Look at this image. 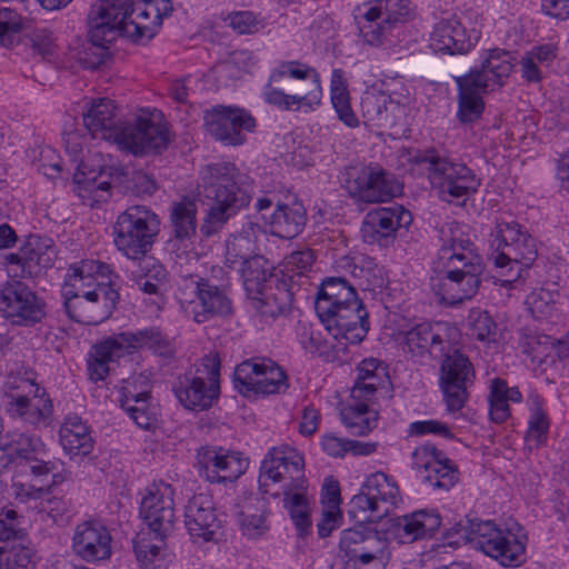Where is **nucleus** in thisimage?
I'll return each instance as SVG.
<instances>
[{"mask_svg": "<svg viewBox=\"0 0 569 569\" xmlns=\"http://www.w3.org/2000/svg\"><path fill=\"white\" fill-rule=\"evenodd\" d=\"M431 289L442 303L455 306L470 300L479 290L483 264L465 226L443 224Z\"/></svg>", "mask_w": 569, "mask_h": 569, "instance_id": "nucleus-1", "label": "nucleus"}, {"mask_svg": "<svg viewBox=\"0 0 569 569\" xmlns=\"http://www.w3.org/2000/svg\"><path fill=\"white\" fill-rule=\"evenodd\" d=\"M172 10L170 0H99L87 18L89 40L101 49L118 37L151 40Z\"/></svg>", "mask_w": 569, "mask_h": 569, "instance_id": "nucleus-2", "label": "nucleus"}, {"mask_svg": "<svg viewBox=\"0 0 569 569\" xmlns=\"http://www.w3.org/2000/svg\"><path fill=\"white\" fill-rule=\"evenodd\" d=\"M172 10L170 0H99L87 18L89 40L101 49L118 37L151 40Z\"/></svg>", "mask_w": 569, "mask_h": 569, "instance_id": "nucleus-3", "label": "nucleus"}, {"mask_svg": "<svg viewBox=\"0 0 569 569\" xmlns=\"http://www.w3.org/2000/svg\"><path fill=\"white\" fill-rule=\"evenodd\" d=\"M86 106L83 124L93 139L112 141L136 156L160 150L168 142L166 128L151 119L121 122L117 118V107L108 98L92 99Z\"/></svg>", "mask_w": 569, "mask_h": 569, "instance_id": "nucleus-4", "label": "nucleus"}, {"mask_svg": "<svg viewBox=\"0 0 569 569\" xmlns=\"http://www.w3.org/2000/svg\"><path fill=\"white\" fill-rule=\"evenodd\" d=\"M316 312L335 340L360 343L369 331L368 311L358 299L355 284L345 277L322 281L315 302Z\"/></svg>", "mask_w": 569, "mask_h": 569, "instance_id": "nucleus-5", "label": "nucleus"}, {"mask_svg": "<svg viewBox=\"0 0 569 569\" xmlns=\"http://www.w3.org/2000/svg\"><path fill=\"white\" fill-rule=\"evenodd\" d=\"M455 536L456 543H469L505 567H518L526 560L527 536L518 525L502 529L491 520L468 519L447 530L448 538Z\"/></svg>", "mask_w": 569, "mask_h": 569, "instance_id": "nucleus-6", "label": "nucleus"}, {"mask_svg": "<svg viewBox=\"0 0 569 569\" xmlns=\"http://www.w3.org/2000/svg\"><path fill=\"white\" fill-rule=\"evenodd\" d=\"M455 536L456 543H469L505 567H518L526 560L527 536L518 525L502 529L491 520L468 519L447 530L448 538Z\"/></svg>", "mask_w": 569, "mask_h": 569, "instance_id": "nucleus-7", "label": "nucleus"}, {"mask_svg": "<svg viewBox=\"0 0 569 569\" xmlns=\"http://www.w3.org/2000/svg\"><path fill=\"white\" fill-rule=\"evenodd\" d=\"M511 52L493 49L482 60L480 69L456 78L459 91L458 116L462 122H473L480 118L485 102L482 96L501 88L513 69Z\"/></svg>", "mask_w": 569, "mask_h": 569, "instance_id": "nucleus-8", "label": "nucleus"}, {"mask_svg": "<svg viewBox=\"0 0 569 569\" xmlns=\"http://www.w3.org/2000/svg\"><path fill=\"white\" fill-rule=\"evenodd\" d=\"M490 260L503 286L522 278L538 257L537 242L518 222L501 220L491 232Z\"/></svg>", "mask_w": 569, "mask_h": 569, "instance_id": "nucleus-9", "label": "nucleus"}, {"mask_svg": "<svg viewBox=\"0 0 569 569\" xmlns=\"http://www.w3.org/2000/svg\"><path fill=\"white\" fill-rule=\"evenodd\" d=\"M178 301L184 316L196 323H204L232 313V300L227 288L210 279L190 277L178 291Z\"/></svg>", "mask_w": 569, "mask_h": 569, "instance_id": "nucleus-10", "label": "nucleus"}, {"mask_svg": "<svg viewBox=\"0 0 569 569\" xmlns=\"http://www.w3.org/2000/svg\"><path fill=\"white\" fill-rule=\"evenodd\" d=\"M417 163L428 172L431 184L438 189L441 200L465 201L480 187V179L466 164L453 162L433 152L417 157Z\"/></svg>", "mask_w": 569, "mask_h": 569, "instance_id": "nucleus-11", "label": "nucleus"}, {"mask_svg": "<svg viewBox=\"0 0 569 569\" xmlns=\"http://www.w3.org/2000/svg\"><path fill=\"white\" fill-rule=\"evenodd\" d=\"M158 216L144 206L123 211L114 226V244L129 259L143 257L159 232Z\"/></svg>", "mask_w": 569, "mask_h": 569, "instance_id": "nucleus-12", "label": "nucleus"}, {"mask_svg": "<svg viewBox=\"0 0 569 569\" xmlns=\"http://www.w3.org/2000/svg\"><path fill=\"white\" fill-rule=\"evenodd\" d=\"M339 547L347 558V569H385L390 560L386 535L362 525L345 529Z\"/></svg>", "mask_w": 569, "mask_h": 569, "instance_id": "nucleus-13", "label": "nucleus"}, {"mask_svg": "<svg viewBox=\"0 0 569 569\" xmlns=\"http://www.w3.org/2000/svg\"><path fill=\"white\" fill-rule=\"evenodd\" d=\"M305 460L295 448L282 445L271 448L260 467L259 486L264 493H270L269 486L281 482L282 492L292 489H303Z\"/></svg>", "mask_w": 569, "mask_h": 569, "instance_id": "nucleus-14", "label": "nucleus"}, {"mask_svg": "<svg viewBox=\"0 0 569 569\" xmlns=\"http://www.w3.org/2000/svg\"><path fill=\"white\" fill-rule=\"evenodd\" d=\"M400 501V491L392 477L377 471L369 475L361 485L359 493L350 501L353 517L362 512V521L381 519Z\"/></svg>", "mask_w": 569, "mask_h": 569, "instance_id": "nucleus-15", "label": "nucleus"}, {"mask_svg": "<svg viewBox=\"0 0 569 569\" xmlns=\"http://www.w3.org/2000/svg\"><path fill=\"white\" fill-rule=\"evenodd\" d=\"M347 176V190L358 202H386L401 192L400 184L393 176L378 166L352 167Z\"/></svg>", "mask_w": 569, "mask_h": 569, "instance_id": "nucleus-16", "label": "nucleus"}, {"mask_svg": "<svg viewBox=\"0 0 569 569\" xmlns=\"http://www.w3.org/2000/svg\"><path fill=\"white\" fill-rule=\"evenodd\" d=\"M475 369L467 356L458 350L446 355L440 367V389L446 409L460 411L469 399L468 389L473 385Z\"/></svg>", "mask_w": 569, "mask_h": 569, "instance_id": "nucleus-17", "label": "nucleus"}, {"mask_svg": "<svg viewBox=\"0 0 569 569\" xmlns=\"http://www.w3.org/2000/svg\"><path fill=\"white\" fill-rule=\"evenodd\" d=\"M400 0H376L365 3L356 10L359 36L371 47H380L389 42L392 32L400 22L399 14L395 12Z\"/></svg>", "mask_w": 569, "mask_h": 569, "instance_id": "nucleus-18", "label": "nucleus"}, {"mask_svg": "<svg viewBox=\"0 0 569 569\" xmlns=\"http://www.w3.org/2000/svg\"><path fill=\"white\" fill-rule=\"evenodd\" d=\"M44 301L28 284L11 279L0 287V311L19 326L34 325L44 317Z\"/></svg>", "mask_w": 569, "mask_h": 569, "instance_id": "nucleus-19", "label": "nucleus"}, {"mask_svg": "<svg viewBox=\"0 0 569 569\" xmlns=\"http://www.w3.org/2000/svg\"><path fill=\"white\" fill-rule=\"evenodd\" d=\"M206 131L226 146H241L246 142L244 132H252L256 119L242 108L216 106L204 111Z\"/></svg>", "mask_w": 569, "mask_h": 569, "instance_id": "nucleus-20", "label": "nucleus"}, {"mask_svg": "<svg viewBox=\"0 0 569 569\" xmlns=\"http://www.w3.org/2000/svg\"><path fill=\"white\" fill-rule=\"evenodd\" d=\"M241 178L233 163L207 166L202 171L206 197L217 203L240 209L249 202V197L241 187Z\"/></svg>", "mask_w": 569, "mask_h": 569, "instance_id": "nucleus-21", "label": "nucleus"}, {"mask_svg": "<svg viewBox=\"0 0 569 569\" xmlns=\"http://www.w3.org/2000/svg\"><path fill=\"white\" fill-rule=\"evenodd\" d=\"M118 299L117 289L101 282L96 291L63 298V306L70 319L83 325H99L111 316Z\"/></svg>", "mask_w": 569, "mask_h": 569, "instance_id": "nucleus-22", "label": "nucleus"}, {"mask_svg": "<svg viewBox=\"0 0 569 569\" xmlns=\"http://www.w3.org/2000/svg\"><path fill=\"white\" fill-rule=\"evenodd\" d=\"M174 490L163 481L150 485L140 505V516L149 527L148 535L168 537L174 525Z\"/></svg>", "mask_w": 569, "mask_h": 569, "instance_id": "nucleus-23", "label": "nucleus"}, {"mask_svg": "<svg viewBox=\"0 0 569 569\" xmlns=\"http://www.w3.org/2000/svg\"><path fill=\"white\" fill-rule=\"evenodd\" d=\"M184 525L191 540L197 545L218 543L224 537L222 520L218 517L211 497L193 496L186 507Z\"/></svg>", "mask_w": 569, "mask_h": 569, "instance_id": "nucleus-24", "label": "nucleus"}, {"mask_svg": "<svg viewBox=\"0 0 569 569\" xmlns=\"http://www.w3.org/2000/svg\"><path fill=\"white\" fill-rule=\"evenodd\" d=\"M57 258L54 241L44 236L31 234L18 252L4 258L9 272L21 277H36L50 268Z\"/></svg>", "mask_w": 569, "mask_h": 569, "instance_id": "nucleus-25", "label": "nucleus"}, {"mask_svg": "<svg viewBox=\"0 0 569 569\" xmlns=\"http://www.w3.org/2000/svg\"><path fill=\"white\" fill-rule=\"evenodd\" d=\"M199 475L211 483L232 482L244 473L248 461L239 452L202 447L197 453Z\"/></svg>", "mask_w": 569, "mask_h": 569, "instance_id": "nucleus-26", "label": "nucleus"}, {"mask_svg": "<svg viewBox=\"0 0 569 569\" xmlns=\"http://www.w3.org/2000/svg\"><path fill=\"white\" fill-rule=\"evenodd\" d=\"M118 276L111 267L97 260H81L69 267L61 288L62 298H72L84 292L96 291L98 284L116 288Z\"/></svg>", "mask_w": 569, "mask_h": 569, "instance_id": "nucleus-27", "label": "nucleus"}, {"mask_svg": "<svg viewBox=\"0 0 569 569\" xmlns=\"http://www.w3.org/2000/svg\"><path fill=\"white\" fill-rule=\"evenodd\" d=\"M72 550L86 562L107 561L112 555L111 532L99 521H83L74 528Z\"/></svg>", "mask_w": 569, "mask_h": 569, "instance_id": "nucleus-28", "label": "nucleus"}, {"mask_svg": "<svg viewBox=\"0 0 569 569\" xmlns=\"http://www.w3.org/2000/svg\"><path fill=\"white\" fill-rule=\"evenodd\" d=\"M411 222V212L402 206L380 207L366 214L360 231L366 242L381 244Z\"/></svg>", "mask_w": 569, "mask_h": 569, "instance_id": "nucleus-29", "label": "nucleus"}, {"mask_svg": "<svg viewBox=\"0 0 569 569\" xmlns=\"http://www.w3.org/2000/svg\"><path fill=\"white\" fill-rule=\"evenodd\" d=\"M178 401L188 410L202 411L211 408L218 400L220 385L206 382L200 376L183 375L172 386Z\"/></svg>", "mask_w": 569, "mask_h": 569, "instance_id": "nucleus-30", "label": "nucleus"}, {"mask_svg": "<svg viewBox=\"0 0 569 569\" xmlns=\"http://www.w3.org/2000/svg\"><path fill=\"white\" fill-rule=\"evenodd\" d=\"M6 410L11 418L40 428L49 426L53 405L46 389L42 388L39 392H32L14 401H6Z\"/></svg>", "mask_w": 569, "mask_h": 569, "instance_id": "nucleus-31", "label": "nucleus"}, {"mask_svg": "<svg viewBox=\"0 0 569 569\" xmlns=\"http://www.w3.org/2000/svg\"><path fill=\"white\" fill-rule=\"evenodd\" d=\"M447 325L429 322L419 323L405 335L407 351L413 357L430 355L433 358L442 357L449 345L447 340Z\"/></svg>", "mask_w": 569, "mask_h": 569, "instance_id": "nucleus-32", "label": "nucleus"}, {"mask_svg": "<svg viewBox=\"0 0 569 569\" xmlns=\"http://www.w3.org/2000/svg\"><path fill=\"white\" fill-rule=\"evenodd\" d=\"M50 489L28 482L14 481L12 483L13 496L18 502L37 509L39 513H46L57 522L68 510V503L62 498L50 496Z\"/></svg>", "mask_w": 569, "mask_h": 569, "instance_id": "nucleus-33", "label": "nucleus"}, {"mask_svg": "<svg viewBox=\"0 0 569 569\" xmlns=\"http://www.w3.org/2000/svg\"><path fill=\"white\" fill-rule=\"evenodd\" d=\"M441 526V516L436 509H421L400 517L393 532L400 543H411L431 537Z\"/></svg>", "mask_w": 569, "mask_h": 569, "instance_id": "nucleus-34", "label": "nucleus"}, {"mask_svg": "<svg viewBox=\"0 0 569 569\" xmlns=\"http://www.w3.org/2000/svg\"><path fill=\"white\" fill-rule=\"evenodd\" d=\"M252 308L266 320H274L286 315L292 303V292L288 284L279 279H270L269 287L260 295L248 297Z\"/></svg>", "mask_w": 569, "mask_h": 569, "instance_id": "nucleus-35", "label": "nucleus"}, {"mask_svg": "<svg viewBox=\"0 0 569 569\" xmlns=\"http://www.w3.org/2000/svg\"><path fill=\"white\" fill-rule=\"evenodd\" d=\"M337 268L349 273L356 280L355 287L358 286L362 290L373 291L383 288L386 284L382 267L378 266L370 257L363 254L345 256L337 261Z\"/></svg>", "mask_w": 569, "mask_h": 569, "instance_id": "nucleus-36", "label": "nucleus"}, {"mask_svg": "<svg viewBox=\"0 0 569 569\" xmlns=\"http://www.w3.org/2000/svg\"><path fill=\"white\" fill-rule=\"evenodd\" d=\"M126 353L129 349L148 348L154 355L171 358L174 355L173 342L159 327H149L137 331H126L117 335Z\"/></svg>", "mask_w": 569, "mask_h": 569, "instance_id": "nucleus-37", "label": "nucleus"}, {"mask_svg": "<svg viewBox=\"0 0 569 569\" xmlns=\"http://www.w3.org/2000/svg\"><path fill=\"white\" fill-rule=\"evenodd\" d=\"M430 47L437 52L455 54L468 51L471 43L461 22L456 17H450L435 26Z\"/></svg>", "mask_w": 569, "mask_h": 569, "instance_id": "nucleus-38", "label": "nucleus"}, {"mask_svg": "<svg viewBox=\"0 0 569 569\" xmlns=\"http://www.w3.org/2000/svg\"><path fill=\"white\" fill-rule=\"evenodd\" d=\"M60 441L71 457H86L93 449V439L87 423L76 415L66 417L60 428Z\"/></svg>", "mask_w": 569, "mask_h": 569, "instance_id": "nucleus-39", "label": "nucleus"}, {"mask_svg": "<svg viewBox=\"0 0 569 569\" xmlns=\"http://www.w3.org/2000/svg\"><path fill=\"white\" fill-rule=\"evenodd\" d=\"M306 220V209L301 203L278 204L269 214L270 232L281 239H292L302 231Z\"/></svg>", "mask_w": 569, "mask_h": 569, "instance_id": "nucleus-40", "label": "nucleus"}, {"mask_svg": "<svg viewBox=\"0 0 569 569\" xmlns=\"http://www.w3.org/2000/svg\"><path fill=\"white\" fill-rule=\"evenodd\" d=\"M149 539L144 536L134 541V552L141 569H168L173 559V553L168 549L164 539L160 535H152Z\"/></svg>", "mask_w": 569, "mask_h": 569, "instance_id": "nucleus-41", "label": "nucleus"}, {"mask_svg": "<svg viewBox=\"0 0 569 569\" xmlns=\"http://www.w3.org/2000/svg\"><path fill=\"white\" fill-rule=\"evenodd\" d=\"M126 355L117 335L96 345L88 359V375L93 382L102 381L109 375V363Z\"/></svg>", "mask_w": 569, "mask_h": 569, "instance_id": "nucleus-42", "label": "nucleus"}, {"mask_svg": "<svg viewBox=\"0 0 569 569\" xmlns=\"http://www.w3.org/2000/svg\"><path fill=\"white\" fill-rule=\"evenodd\" d=\"M284 77L306 81L302 91L322 98L320 74L313 67L299 60L280 61L270 73V82H279Z\"/></svg>", "mask_w": 569, "mask_h": 569, "instance_id": "nucleus-43", "label": "nucleus"}, {"mask_svg": "<svg viewBox=\"0 0 569 569\" xmlns=\"http://www.w3.org/2000/svg\"><path fill=\"white\" fill-rule=\"evenodd\" d=\"M522 395L517 387L509 388L500 378L489 381V415L493 422L502 423L510 417L509 402H521Z\"/></svg>", "mask_w": 569, "mask_h": 569, "instance_id": "nucleus-44", "label": "nucleus"}, {"mask_svg": "<svg viewBox=\"0 0 569 569\" xmlns=\"http://www.w3.org/2000/svg\"><path fill=\"white\" fill-rule=\"evenodd\" d=\"M42 388L37 383V373L33 369L16 362L8 370L3 383V393L7 401H14L32 392H39Z\"/></svg>", "mask_w": 569, "mask_h": 569, "instance_id": "nucleus-45", "label": "nucleus"}, {"mask_svg": "<svg viewBox=\"0 0 569 569\" xmlns=\"http://www.w3.org/2000/svg\"><path fill=\"white\" fill-rule=\"evenodd\" d=\"M341 420L350 433L366 436L377 427L378 411L370 408L369 401L351 399L341 410Z\"/></svg>", "mask_w": 569, "mask_h": 569, "instance_id": "nucleus-46", "label": "nucleus"}, {"mask_svg": "<svg viewBox=\"0 0 569 569\" xmlns=\"http://www.w3.org/2000/svg\"><path fill=\"white\" fill-rule=\"evenodd\" d=\"M330 94L332 107L339 120L349 128H357L359 119L350 104V96L345 72L341 69H335L331 74Z\"/></svg>", "mask_w": 569, "mask_h": 569, "instance_id": "nucleus-47", "label": "nucleus"}, {"mask_svg": "<svg viewBox=\"0 0 569 569\" xmlns=\"http://www.w3.org/2000/svg\"><path fill=\"white\" fill-rule=\"evenodd\" d=\"M297 339L302 349L311 355L323 357L326 360L332 358V351L336 353L345 349V345L338 342L337 346L325 339L320 331L307 322L299 321L296 327Z\"/></svg>", "mask_w": 569, "mask_h": 569, "instance_id": "nucleus-48", "label": "nucleus"}, {"mask_svg": "<svg viewBox=\"0 0 569 569\" xmlns=\"http://www.w3.org/2000/svg\"><path fill=\"white\" fill-rule=\"evenodd\" d=\"M363 114L367 120L379 128H390L395 124L393 114L400 111V106L393 103L387 96H369L362 101Z\"/></svg>", "mask_w": 569, "mask_h": 569, "instance_id": "nucleus-49", "label": "nucleus"}, {"mask_svg": "<svg viewBox=\"0 0 569 569\" xmlns=\"http://www.w3.org/2000/svg\"><path fill=\"white\" fill-rule=\"evenodd\" d=\"M266 262L262 257L254 256L239 267L248 297L260 295L261 290L269 287L270 279H278L264 267Z\"/></svg>", "mask_w": 569, "mask_h": 569, "instance_id": "nucleus-50", "label": "nucleus"}, {"mask_svg": "<svg viewBox=\"0 0 569 569\" xmlns=\"http://www.w3.org/2000/svg\"><path fill=\"white\" fill-rule=\"evenodd\" d=\"M41 441L38 437L20 431H9L0 437V450L8 462L14 457L27 458L29 453L38 451Z\"/></svg>", "mask_w": 569, "mask_h": 569, "instance_id": "nucleus-51", "label": "nucleus"}, {"mask_svg": "<svg viewBox=\"0 0 569 569\" xmlns=\"http://www.w3.org/2000/svg\"><path fill=\"white\" fill-rule=\"evenodd\" d=\"M307 486L303 489L283 491L284 508L288 510L300 536L308 533L311 526L309 502L306 497Z\"/></svg>", "mask_w": 569, "mask_h": 569, "instance_id": "nucleus-52", "label": "nucleus"}, {"mask_svg": "<svg viewBox=\"0 0 569 569\" xmlns=\"http://www.w3.org/2000/svg\"><path fill=\"white\" fill-rule=\"evenodd\" d=\"M263 357L243 360L233 371V387L243 397L258 396V376Z\"/></svg>", "mask_w": 569, "mask_h": 569, "instance_id": "nucleus-53", "label": "nucleus"}, {"mask_svg": "<svg viewBox=\"0 0 569 569\" xmlns=\"http://www.w3.org/2000/svg\"><path fill=\"white\" fill-rule=\"evenodd\" d=\"M196 212L197 206L192 200L183 199L172 204L170 218L176 238L190 239L196 233Z\"/></svg>", "mask_w": 569, "mask_h": 569, "instance_id": "nucleus-54", "label": "nucleus"}, {"mask_svg": "<svg viewBox=\"0 0 569 569\" xmlns=\"http://www.w3.org/2000/svg\"><path fill=\"white\" fill-rule=\"evenodd\" d=\"M258 383V396L279 393L287 388V376L273 360L263 357Z\"/></svg>", "mask_w": 569, "mask_h": 569, "instance_id": "nucleus-55", "label": "nucleus"}, {"mask_svg": "<svg viewBox=\"0 0 569 569\" xmlns=\"http://www.w3.org/2000/svg\"><path fill=\"white\" fill-rule=\"evenodd\" d=\"M467 322L473 338L488 346L497 343V325L487 311L471 309Z\"/></svg>", "mask_w": 569, "mask_h": 569, "instance_id": "nucleus-56", "label": "nucleus"}, {"mask_svg": "<svg viewBox=\"0 0 569 569\" xmlns=\"http://www.w3.org/2000/svg\"><path fill=\"white\" fill-rule=\"evenodd\" d=\"M254 242L249 233L232 236L226 244V263L237 268L253 258Z\"/></svg>", "mask_w": 569, "mask_h": 569, "instance_id": "nucleus-57", "label": "nucleus"}, {"mask_svg": "<svg viewBox=\"0 0 569 569\" xmlns=\"http://www.w3.org/2000/svg\"><path fill=\"white\" fill-rule=\"evenodd\" d=\"M128 400H119L121 408L130 419L141 429L152 428L157 421L156 411L148 405V399L134 400L136 393L127 390Z\"/></svg>", "mask_w": 569, "mask_h": 569, "instance_id": "nucleus-58", "label": "nucleus"}, {"mask_svg": "<svg viewBox=\"0 0 569 569\" xmlns=\"http://www.w3.org/2000/svg\"><path fill=\"white\" fill-rule=\"evenodd\" d=\"M557 296L558 293L543 288L535 289L527 296L526 305L533 318L538 320L551 319L557 311Z\"/></svg>", "mask_w": 569, "mask_h": 569, "instance_id": "nucleus-59", "label": "nucleus"}, {"mask_svg": "<svg viewBox=\"0 0 569 569\" xmlns=\"http://www.w3.org/2000/svg\"><path fill=\"white\" fill-rule=\"evenodd\" d=\"M443 455V452L431 445L418 447L411 455V467L416 471L417 477L421 481L430 480L431 470L439 466V460Z\"/></svg>", "mask_w": 569, "mask_h": 569, "instance_id": "nucleus-60", "label": "nucleus"}, {"mask_svg": "<svg viewBox=\"0 0 569 569\" xmlns=\"http://www.w3.org/2000/svg\"><path fill=\"white\" fill-rule=\"evenodd\" d=\"M549 430V420L542 408V399L539 396L531 398L529 428L526 439L529 442L540 445L547 438Z\"/></svg>", "mask_w": 569, "mask_h": 569, "instance_id": "nucleus-61", "label": "nucleus"}, {"mask_svg": "<svg viewBox=\"0 0 569 569\" xmlns=\"http://www.w3.org/2000/svg\"><path fill=\"white\" fill-rule=\"evenodd\" d=\"M74 181L78 184V193L83 199H92L94 201H104L109 196V190L112 182L104 180L100 173L98 177L80 178V174L74 176Z\"/></svg>", "mask_w": 569, "mask_h": 569, "instance_id": "nucleus-62", "label": "nucleus"}, {"mask_svg": "<svg viewBox=\"0 0 569 569\" xmlns=\"http://www.w3.org/2000/svg\"><path fill=\"white\" fill-rule=\"evenodd\" d=\"M238 210L239 209L220 204L213 201L200 227V231L206 237H211L218 233L224 227L228 220L237 213Z\"/></svg>", "mask_w": 569, "mask_h": 569, "instance_id": "nucleus-63", "label": "nucleus"}, {"mask_svg": "<svg viewBox=\"0 0 569 569\" xmlns=\"http://www.w3.org/2000/svg\"><path fill=\"white\" fill-rule=\"evenodd\" d=\"M431 479L422 482L435 489L449 490L458 480V470L455 463L445 455L439 460V466L431 470Z\"/></svg>", "mask_w": 569, "mask_h": 569, "instance_id": "nucleus-64", "label": "nucleus"}]
</instances>
